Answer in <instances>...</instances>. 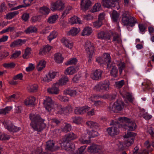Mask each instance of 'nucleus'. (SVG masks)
<instances>
[{"label":"nucleus","instance_id":"obj_35","mask_svg":"<svg viewBox=\"0 0 154 154\" xmlns=\"http://www.w3.org/2000/svg\"><path fill=\"white\" fill-rule=\"evenodd\" d=\"M58 18V16L57 14L53 15L50 16L48 19V22L50 24L54 23Z\"/></svg>","mask_w":154,"mask_h":154},{"label":"nucleus","instance_id":"obj_60","mask_svg":"<svg viewBox=\"0 0 154 154\" xmlns=\"http://www.w3.org/2000/svg\"><path fill=\"white\" fill-rule=\"evenodd\" d=\"M10 138L8 135L0 133V140H7Z\"/></svg>","mask_w":154,"mask_h":154},{"label":"nucleus","instance_id":"obj_37","mask_svg":"<svg viewBox=\"0 0 154 154\" xmlns=\"http://www.w3.org/2000/svg\"><path fill=\"white\" fill-rule=\"evenodd\" d=\"M88 126L91 128L97 129L99 127V125L95 122L92 121H88L86 122Z\"/></svg>","mask_w":154,"mask_h":154},{"label":"nucleus","instance_id":"obj_31","mask_svg":"<svg viewBox=\"0 0 154 154\" xmlns=\"http://www.w3.org/2000/svg\"><path fill=\"white\" fill-rule=\"evenodd\" d=\"M35 100L34 97H30L26 99L24 103L26 105H31L34 104Z\"/></svg>","mask_w":154,"mask_h":154},{"label":"nucleus","instance_id":"obj_57","mask_svg":"<svg viewBox=\"0 0 154 154\" xmlns=\"http://www.w3.org/2000/svg\"><path fill=\"white\" fill-rule=\"evenodd\" d=\"M72 121L74 123L78 124L81 123L82 121V119L79 117H73L72 118Z\"/></svg>","mask_w":154,"mask_h":154},{"label":"nucleus","instance_id":"obj_28","mask_svg":"<svg viewBox=\"0 0 154 154\" xmlns=\"http://www.w3.org/2000/svg\"><path fill=\"white\" fill-rule=\"evenodd\" d=\"M46 62L43 60H40L38 63L36 68L38 71H41L45 66Z\"/></svg>","mask_w":154,"mask_h":154},{"label":"nucleus","instance_id":"obj_47","mask_svg":"<svg viewBox=\"0 0 154 154\" xmlns=\"http://www.w3.org/2000/svg\"><path fill=\"white\" fill-rule=\"evenodd\" d=\"M97 36L99 39H105L108 38L107 36V34L103 32H99L97 34Z\"/></svg>","mask_w":154,"mask_h":154},{"label":"nucleus","instance_id":"obj_21","mask_svg":"<svg viewBox=\"0 0 154 154\" xmlns=\"http://www.w3.org/2000/svg\"><path fill=\"white\" fill-rule=\"evenodd\" d=\"M102 71L100 70H96L91 75V77L94 80H98L100 79L102 76Z\"/></svg>","mask_w":154,"mask_h":154},{"label":"nucleus","instance_id":"obj_2","mask_svg":"<svg viewBox=\"0 0 154 154\" xmlns=\"http://www.w3.org/2000/svg\"><path fill=\"white\" fill-rule=\"evenodd\" d=\"M29 118L31 121V127L35 130L39 131H41L45 126L43 120L39 115L37 114H31Z\"/></svg>","mask_w":154,"mask_h":154},{"label":"nucleus","instance_id":"obj_55","mask_svg":"<svg viewBox=\"0 0 154 154\" xmlns=\"http://www.w3.org/2000/svg\"><path fill=\"white\" fill-rule=\"evenodd\" d=\"M71 129V126L69 124H66L64 127L62 128V130L63 131L67 132L70 131Z\"/></svg>","mask_w":154,"mask_h":154},{"label":"nucleus","instance_id":"obj_3","mask_svg":"<svg viewBox=\"0 0 154 154\" xmlns=\"http://www.w3.org/2000/svg\"><path fill=\"white\" fill-rule=\"evenodd\" d=\"M122 22L124 26L127 27L134 26L137 23V19L130 15L128 11H125L122 15Z\"/></svg>","mask_w":154,"mask_h":154},{"label":"nucleus","instance_id":"obj_17","mask_svg":"<svg viewBox=\"0 0 154 154\" xmlns=\"http://www.w3.org/2000/svg\"><path fill=\"white\" fill-rule=\"evenodd\" d=\"M61 42L66 47L70 49H71L73 46V42L65 37L61 39Z\"/></svg>","mask_w":154,"mask_h":154},{"label":"nucleus","instance_id":"obj_58","mask_svg":"<svg viewBox=\"0 0 154 154\" xmlns=\"http://www.w3.org/2000/svg\"><path fill=\"white\" fill-rule=\"evenodd\" d=\"M86 146H82L81 147L76 151L75 154H83L84 152Z\"/></svg>","mask_w":154,"mask_h":154},{"label":"nucleus","instance_id":"obj_24","mask_svg":"<svg viewBox=\"0 0 154 154\" xmlns=\"http://www.w3.org/2000/svg\"><path fill=\"white\" fill-rule=\"evenodd\" d=\"M101 148V147L100 146L95 144H93L88 148V151L89 152L91 153L96 152H98V150L100 149Z\"/></svg>","mask_w":154,"mask_h":154},{"label":"nucleus","instance_id":"obj_23","mask_svg":"<svg viewBox=\"0 0 154 154\" xmlns=\"http://www.w3.org/2000/svg\"><path fill=\"white\" fill-rule=\"evenodd\" d=\"M69 23L71 24H73L75 23L81 24L82 21L80 18L76 16H73L69 20Z\"/></svg>","mask_w":154,"mask_h":154},{"label":"nucleus","instance_id":"obj_52","mask_svg":"<svg viewBox=\"0 0 154 154\" xmlns=\"http://www.w3.org/2000/svg\"><path fill=\"white\" fill-rule=\"evenodd\" d=\"M146 150H143L142 151L141 150H139V148L137 146H136L134 150L133 154H142V153H145L146 152Z\"/></svg>","mask_w":154,"mask_h":154},{"label":"nucleus","instance_id":"obj_9","mask_svg":"<svg viewBox=\"0 0 154 154\" xmlns=\"http://www.w3.org/2000/svg\"><path fill=\"white\" fill-rule=\"evenodd\" d=\"M2 124L5 127L10 131L16 132L20 130V128L14 126L11 122L9 121H5L2 122Z\"/></svg>","mask_w":154,"mask_h":154},{"label":"nucleus","instance_id":"obj_7","mask_svg":"<svg viewBox=\"0 0 154 154\" xmlns=\"http://www.w3.org/2000/svg\"><path fill=\"white\" fill-rule=\"evenodd\" d=\"M109 82L105 81L97 84L94 86V89L97 91H106L109 90Z\"/></svg>","mask_w":154,"mask_h":154},{"label":"nucleus","instance_id":"obj_36","mask_svg":"<svg viewBox=\"0 0 154 154\" xmlns=\"http://www.w3.org/2000/svg\"><path fill=\"white\" fill-rule=\"evenodd\" d=\"M38 88V86L37 84H32L28 85L27 88L29 92H33L36 91Z\"/></svg>","mask_w":154,"mask_h":154},{"label":"nucleus","instance_id":"obj_12","mask_svg":"<svg viewBox=\"0 0 154 154\" xmlns=\"http://www.w3.org/2000/svg\"><path fill=\"white\" fill-rule=\"evenodd\" d=\"M58 146H54V142L53 140L48 141L46 144V149L47 150L54 151L59 149Z\"/></svg>","mask_w":154,"mask_h":154},{"label":"nucleus","instance_id":"obj_46","mask_svg":"<svg viewBox=\"0 0 154 154\" xmlns=\"http://www.w3.org/2000/svg\"><path fill=\"white\" fill-rule=\"evenodd\" d=\"M57 33L55 31L51 32L48 37V39L50 42L53 39L56 38L57 35Z\"/></svg>","mask_w":154,"mask_h":154},{"label":"nucleus","instance_id":"obj_61","mask_svg":"<svg viewBox=\"0 0 154 154\" xmlns=\"http://www.w3.org/2000/svg\"><path fill=\"white\" fill-rule=\"evenodd\" d=\"M41 16L40 15L34 16L32 18V22L33 23L39 21L41 20Z\"/></svg>","mask_w":154,"mask_h":154},{"label":"nucleus","instance_id":"obj_19","mask_svg":"<svg viewBox=\"0 0 154 154\" xmlns=\"http://www.w3.org/2000/svg\"><path fill=\"white\" fill-rule=\"evenodd\" d=\"M78 70L77 67L70 66L66 69L64 71L66 75H72L76 73Z\"/></svg>","mask_w":154,"mask_h":154},{"label":"nucleus","instance_id":"obj_30","mask_svg":"<svg viewBox=\"0 0 154 154\" xmlns=\"http://www.w3.org/2000/svg\"><path fill=\"white\" fill-rule=\"evenodd\" d=\"M68 78L66 77H63L61 78L58 81L56 82L57 85L62 86L66 84L68 82Z\"/></svg>","mask_w":154,"mask_h":154},{"label":"nucleus","instance_id":"obj_20","mask_svg":"<svg viewBox=\"0 0 154 154\" xmlns=\"http://www.w3.org/2000/svg\"><path fill=\"white\" fill-rule=\"evenodd\" d=\"M109 134L111 136L117 135L119 133V129L117 127L112 126L108 128L107 130Z\"/></svg>","mask_w":154,"mask_h":154},{"label":"nucleus","instance_id":"obj_14","mask_svg":"<svg viewBox=\"0 0 154 154\" xmlns=\"http://www.w3.org/2000/svg\"><path fill=\"white\" fill-rule=\"evenodd\" d=\"M91 5L90 0H82L81 2V9L84 11H87Z\"/></svg>","mask_w":154,"mask_h":154},{"label":"nucleus","instance_id":"obj_8","mask_svg":"<svg viewBox=\"0 0 154 154\" xmlns=\"http://www.w3.org/2000/svg\"><path fill=\"white\" fill-rule=\"evenodd\" d=\"M124 105L123 103L120 99H119L110 108L114 112H117L122 110Z\"/></svg>","mask_w":154,"mask_h":154},{"label":"nucleus","instance_id":"obj_27","mask_svg":"<svg viewBox=\"0 0 154 154\" xmlns=\"http://www.w3.org/2000/svg\"><path fill=\"white\" fill-rule=\"evenodd\" d=\"M24 41L21 39H18L12 42L10 45L11 48H15L21 46L24 43Z\"/></svg>","mask_w":154,"mask_h":154},{"label":"nucleus","instance_id":"obj_51","mask_svg":"<svg viewBox=\"0 0 154 154\" xmlns=\"http://www.w3.org/2000/svg\"><path fill=\"white\" fill-rule=\"evenodd\" d=\"M31 51V50L30 48H27L26 49L24 54L23 56V58L24 59L27 58L30 54Z\"/></svg>","mask_w":154,"mask_h":154},{"label":"nucleus","instance_id":"obj_38","mask_svg":"<svg viewBox=\"0 0 154 154\" xmlns=\"http://www.w3.org/2000/svg\"><path fill=\"white\" fill-rule=\"evenodd\" d=\"M51 49V46L48 45H46L43 48L41 49L39 54H45L46 53L49 52Z\"/></svg>","mask_w":154,"mask_h":154},{"label":"nucleus","instance_id":"obj_45","mask_svg":"<svg viewBox=\"0 0 154 154\" xmlns=\"http://www.w3.org/2000/svg\"><path fill=\"white\" fill-rule=\"evenodd\" d=\"M15 64L13 62L9 63H5L3 64V66L6 69L12 68H14Z\"/></svg>","mask_w":154,"mask_h":154},{"label":"nucleus","instance_id":"obj_62","mask_svg":"<svg viewBox=\"0 0 154 154\" xmlns=\"http://www.w3.org/2000/svg\"><path fill=\"white\" fill-rule=\"evenodd\" d=\"M21 53L20 51H16L15 53L12 54L10 58L12 59H15Z\"/></svg>","mask_w":154,"mask_h":154},{"label":"nucleus","instance_id":"obj_59","mask_svg":"<svg viewBox=\"0 0 154 154\" xmlns=\"http://www.w3.org/2000/svg\"><path fill=\"white\" fill-rule=\"evenodd\" d=\"M17 95L15 94H13L7 98V99L9 101H14V100L17 99Z\"/></svg>","mask_w":154,"mask_h":154},{"label":"nucleus","instance_id":"obj_15","mask_svg":"<svg viewBox=\"0 0 154 154\" xmlns=\"http://www.w3.org/2000/svg\"><path fill=\"white\" fill-rule=\"evenodd\" d=\"M89 109L90 107L87 106L82 107H76L74 110V113L75 114L78 115L83 114L89 110Z\"/></svg>","mask_w":154,"mask_h":154},{"label":"nucleus","instance_id":"obj_42","mask_svg":"<svg viewBox=\"0 0 154 154\" xmlns=\"http://www.w3.org/2000/svg\"><path fill=\"white\" fill-rule=\"evenodd\" d=\"M12 109L11 106H7L4 109H2L0 110V114L2 115H5L8 113Z\"/></svg>","mask_w":154,"mask_h":154},{"label":"nucleus","instance_id":"obj_41","mask_svg":"<svg viewBox=\"0 0 154 154\" xmlns=\"http://www.w3.org/2000/svg\"><path fill=\"white\" fill-rule=\"evenodd\" d=\"M37 31V28L35 26H30L25 31L26 33L35 32Z\"/></svg>","mask_w":154,"mask_h":154},{"label":"nucleus","instance_id":"obj_48","mask_svg":"<svg viewBox=\"0 0 154 154\" xmlns=\"http://www.w3.org/2000/svg\"><path fill=\"white\" fill-rule=\"evenodd\" d=\"M86 137L85 135L83 134L81 138L79 139L80 142L82 144H87L90 143V140H86L85 139Z\"/></svg>","mask_w":154,"mask_h":154},{"label":"nucleus","instance_id":"obj_22","mask_svg":"<svg viewBox=\"0 0 154 154\" xmlns=\"http://www.w3.org/2000/svg\"><path fill=\"white\" fill-rule=\"evenodd\" d=\"M110 67L111 69L110 71L111 75L114 77H116L118 73V70L116 65L115 63H112L110 66Z\"/></svg>","mask_w":154,"mask_h":154},{"label":"nucleus","instance_id":"obj_43","mask_svg":"<svg viewBox=\"0 0 154 154\" xmlns=\"http://www.w3.org/2000/svg\"><path fill=\"white\" fill-rule=\"evenodd\" d=\"M87 131V134L90 136L89 137H88L89 138H90V137H94L99 135V134L97 131L94 130L91 131L88 130Z\"/></svg>","mask_w":154,"mask_h":154},{"label":"nucleus","instance_id":"obj_44","mask_svg":"<svg viewBox=\"0 0 154 154\" xmlns=\"http://www.w3.org/2000/svg\"><path fill=\"white\" fill-rule=\"evenodd\" d=\"M40 11L43 14H48L49 13L50 10L48 7L43 6L40 8Z\"/></svg>","mask_w":154,"mask_h":154},{"label":"nucleus","instance_id":"obj_34","mask_svg":"<svg viewBox=\"0 0 154 154\" xmlns=\"http://www.w3.org/2000/svg\"><path fill=\"white\" fill-rule=\"evenodd\" d=\"M101 5L99 3L95 4L91 9V11L92 13L95 12L99 11L101 10Z\"/></svg>","mask_w":154,"mask_h":154},{"label":"nucleus","instance_id":"obj_49","mask_svg":"<svg viewBox=\"0 0 154 154\" xmlns=\"http://www.w3.org/2000/svg\"><path fill=\"white\" fill-rule=\"evenodd\" d=\"M78 61L77 59L75 58H73L70 59L68 60L66 63V64L67 65H70L72 64H75Z\"/></svg>","mask_w":154,"mask_h":154},{"label":"nucleus","instance_id":"obj_64","mask_svg":"<svg viewBox=\"0 0 154 154\" xmlns=\"http://www.w3.org/2000/svg\"><path fill=\"white\" fill-rule=\"evenodd\" d=\"M42 80L45 82H49L52 80L49 75V74L45 75V76L43 78Z\"/></svg>","mask_w":154,"mask_h":154},{"label":"nucleus","instance_id":"obj_6","mask_svg":"<svg viewBox=\"0 0 154 154\" xmlns=\"http://www.w3.org/2000/svg\"><path fill=\"white\" fill-rule=\"evenodd\" d=\"M77 137V135L73 133H70L68 134L65 136V139L64 140L63 143L61 144L62 147H63V148L66 150H70L72 148L69 142L75 139Z\"/></svg>","mask_w":154,"mask_h":154},{"label":"nucleus","instance_id":"obj_16","mask_svg":"<svg viewBox=\"0 0 154 154\" xmlns=\"http://www.w3.org/2000/svg\"><path fill=\"white\" fill-rule=\"evenodd\" d=\"M57 85V84H56V83L54 84L52 87L47 89L48 92L51 94H58L59 93L60 90L56 86Z\"/></svg>","mask_w":154,"mask_h":154},{"label":"nucleus","instance_id":"obj_25","mask_svg":"<svg viewBox=\"0 0 154 154\" xmlns=\"http://www.w3.org/2000/svg\"><path fill=\"white\" fill-rule=\"evenodd\" d=\"M80 31L79 28L73 27L67 33V34L68 35L76 36Z\"/></svg>","mask_w":154,"mask_h":154},{"label":"nucleus","instance_id":"obj_29","mask_svg":"<svg viewBox=\"0 0 154 154\" xmlns=\"http://www.w3.org/2000/svg\"><path fill=\"white\" fill-rule=\"evenodd\" d=\"M92 32L91 28L89 27H85L82 33V36H88L90 35Z\"/></svg>","mask_w":154,"mask_h":154},{"label":"nucleus","instance_id":"obj_63","mask_svg":"<svg viewBox=\"0 0 154 154\" xmlns=\"http://www.w3.org/2000/svg\"><path fill=\"white\" fill-rule=\"evenodd\" d=\"M23 77V75L22 73H20L14 76L13 77V80H22Z\"/></svg>","mask_w":154,"mask_h":154},{"label":"nucleus","instance_id":"obj_11","mask_svg":"<svg viewBox=\"0 0 154 154\" xmlns=\"http://www.w3.org/2000/svg\"><path fill=\"white\" fill-rule=\"evenodd\" d=\"M64 4L63 1L61 0L57 1L56 2L52 3L51 9L53 11H55L56 10H62L64 8Z\"/></svg>","mask_w":154,"mask_h":154},{"label":"nucleus","instance_id":"obj_39","mask_svg":"<svg viewBox=\"0 0 154 154\" xmlns=\"http://www.w3.org/2000/svg\"><path fill=\"white\" fill-rule=\"evenodd\" d=\"M111 16L112 20L114 22H117L119 18V14L116 11L113 10L112 12Z\"/></svg>","mask_w":154,"mask_h":154},{"label":"nucleus","instance_id":"obj_13","mask_svg":"<svg viewBox=\"0 0 154 154\" xmlns=\"http://www.w3.org/2000/svg\"><path fill=\"white\" fill-rule=\"evenodd\" d=\"M85 48L87 54H91L94 53V49L92 44L89 41L85 43Z\"/></svg>","mask_w":154,"mask_h":154},{"label":"nucleus","instance_id":"obj_54","mask_svg":"<svg viewBox=\"0 0 154 154\" xmlns=\"http://www.w3.org/2000/svg\"><path fill=\"white\" fill-rule=\"evenodd\" d=\"M72 8L70 6L67 7L64 11L62 13V17L64 18L66 16V15L69 13V11Z\"/></svg>","mask_w":154,"mask_h":154},{"label":"nucleus","instance_id":"obj_50","mask_svg":"<svg viewBox=\"0 0 154 154\" xmlns=\"http://www.w3.org/2000/svg\"><path fill=\"white\" fill-rule=\"evenodd\" d=\"M103 96H101L98 94H95L91 96L90 99L92 101H94L95 100L99 99L101 98H104Z\"/></svg>","mask_w":154,"mask_h":154},{"label":"nucleus","instance_id":"obj_4","mask_svg":"<svg viewBox=\"0 0 154 154\" xmlns=\"http://www.w3.org/2000/svg\"><path fill=\"white\" fill-rule=\"evenodd\" d=\"M136 135L135 133L128 131L127 134L123 136L124 138L127 139L124 145L121 142L119 143L118 144L119 149L123 150L124 149L125 145L127 146H129L133 144L134 141V137Z\"/></svg>","mask_w":154,"mask_h":154},{"label":"nucleus","instance_id":"obj_32","mask_svg":"<svg viewBox=\"0 0 154 154\" xmlns=\"http://www.w3.org/2000/svg\"><path fill=\"white\" fill-rule=\"evenodd\" d=\"M23 3L24 5H20L12 9L13 10H16L23 7H25L29 6L30 5L31 2L29 0H23Z\"/></svg>","mask_w":154,"mask_h":154},{"label":"nucleus","instance_id":"obj_1","mask_svg":"<svg viewBox=\"0 0 154 154\" xmlns=\"http://www.w3.org/2000/svg\"><path fill=\"white\" fill-rule=\"evenodd\" d=\"M43 104L45 109L48 112L54 111V108L56 106H57V113L62 114L66 113L65 107L60 105L57 106V105L49 97H45V99L44 100Z\"/></svg>","mask_w":154,"mask_h":154},{"label":"nucleus","instance_id":"obj_5","mask_svg":"<svg viewBox=\"0 0 154 154\" xmlns=\"http://www.w3.org/2000/svg\"><path fill=\"white\" fill-rule=\"evenodd\" d=\"M118 120L119 122V123H122V128L127 130L128 131H133L136 128V125L135 123L127 118L120 117L118 118Z\"/></svg>","mask_w":154,"mask_h":154},{"label":"nucleus","instance_id":"obj_18","mask_svg":"<svg viewBox=\"0 0 154 154\" xmlns=\"http://www.w3.org/2000/svg\"><path fill=\"white\" fill-rule=\"evenodd\" d=\"M119 0H102V4L105 7L110 8L114 7L113 4L115 2H118Z\"/></svg>","mask_w":154,"mask_h":154},{"label":"nucleus","instance_id":"obj_40","mask_svg":"<svg viewBox=\"0 0 154 154\" xmlns=\"http://www.w3.org/2000/svg\"><path fill=\"white\" fill-rule=\"evenodd\" d=\"M117 64L118 67L119 72L121 74L125 66V64L124 62H119Z\"/></svg>","mask_w":154,"mask_h":154},{"label":"nucleus","instance_id":"obj_26","mask_svg":"<svg viewBox=\"0 0 154 154\" xmlns=\"http://www.w3.org/2000/svg\"><path fill=\"white\" fill-rule=\"evenodd\" d=\"M103 64H107V67L109 66V63L111 61L110 55L108 53H105L103 57Z\"/></svg>","mask_w":154,"mask_h":154},{"label":"nucleus","instance_id":"obj_33","mask_svg":"<svg viewBox=\"0 0 154 154\" xmlns=\"http://www.w3.org/2000/svg\"><path fill=\"white\" fill-rule=\"evenodd\" d=\"M54 59L57 63H60L63 62V58L60 53H57L55 54Z\"/></svg>","mask_w":154,"mask_h":154},{"label":"nucleus","instance_id":"obj_56","mask_svg":"<svg viewBox=\"0 0 154 154\" xmlns=\"http://www.w3.org/2000/svg\"><path fill=\"white\" fill-rule=\"evenodd\" d=\"M93 26L96 28H98L100 27L102 24V21L97 20L93 22Z\"/></svg>","mask_w":154,"mask_h":154},{"label":"nucleus","instance_id":"obj_10","mask_svg":"<svg viewBox=\"0 0 154 154\" xmlns=\"http://www.w3.org/2000/svg\"><path fill=\"white\" fill-rule=\"evenodd\" d=\"M81 92L82 91L77 88L72 89H68L63 91V93L65 94L68 95L73 97L79 95Z\"/></svg>","mask_w":154,"mask_h":154},{"label":"nucleus","instance_id":"obj_53","mask_svg":"<svg viewBox=\"0 0 154 154\" xmlns=\"http://www.w3.org/2000/svg\"><path fill=\"white\" fill-rule=\"evenodd\" d=\"M18 12L17 11H14L6 15V18L8 19H11L13 18L17 14Z\"/></svg>","mask_w":154,"mask_h":154}]
</instances>
